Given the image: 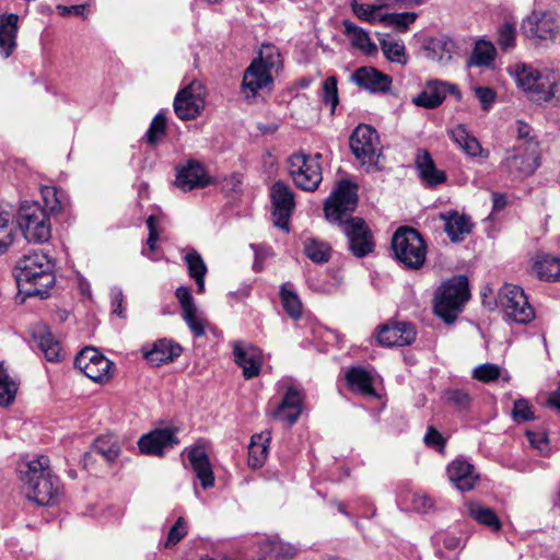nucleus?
I'll return each mask as SVG.
<instances>
[{
    "label": "nucleus",
    "instance_id": "4be33fe9",
    "mask_svg": "<svg viewBox=\"0 0 560 560\" xmlns=\"http://www.w3.org/2000/svg\"><path fill=\"white\" fill-rule=\"evenodd\" d=\"M450 481L462 492L474 489L479 479L475 467L463 458H456L447 466Z\"/></svg>",
    "mask_w": 560,
    "mask_h": 560
},
{
    "label": "nucleus",
    "instance_id": "13d9d810",
    "mask_svg": "<svg viewBox=\"0 0 560 560\" xmlns=\"http://www.w3.org/2000/svg\"><path fill=\"white\" fill-rule=\"evenodd\" d=\"M187 534V524L184 517H178L175 524L171 527L167 539L165 541V548H172L178 544Z\"/></svg>",
    "mask_w": 560,
    "mask_h": 560
},
{
    "label": "nucleus",
    "instance_id": "6e6552de",
    "mask_svg": "<svg viewBox=\"0 0 560 560\" xmlns=\"http://www.w3.org/2000/svg\"><path fill=\"white\" fill-rule=\"evenodd\" d=\"M487 303L491 310L501 306L506 316L518 324H527L534 318V310L523 288L513 282H504L499 289L497 299Z\"/></svg>",
    "mask_w": 560,
    "mask_h": 560
},
{
    "label": "nucleus",
    "instance_id": "6e6d98bb",
    "mask_svg": "<svg viewBox=\"0 0 560 560\" xmlns=\"http://www.w3.org/2000/svg\"><path fill=\"white\" fill-rule=\"evenodd\" d=\"M512 417L517 423L534 419L533 406L528 400L521 398L514 401Z\"/></svg>",
    "mask_w": 560,
    "mask_h": 560
},
{
    "label": "nucleus",
    "instance_id": "1a4fd4ad",
    "mask_svg": "<svg viewBox=\"0 0 560 560\" xmlns=\"http://www.w3.org/2000/svg\"><path fill=\"white\" fill-rule=\"evenodd\" d=\"M320 158L319 153L312 156L303 152L293 153L289 158V172L299 188L305 191H314L318 188L323 180Z\"/></svg>",
    "mask_w": 560,
    "mask_h": 560
},
{
    "label": "nucleus",
    "instance_id": "0eeeda50",
    "mask_svg": "<svg viewBox=\"0 0 560 560\" xmlns=\"http://www.w3.org/2000/svg\"><path fill=\"white\" fill-rule=\"evenodd\" d=\"M487 303L491 310L501 306L506 316L518 324H527L534 318V310L523 288L513 282H504L499 289L497 299Z\"/></svg>",
    "mask_w": 560,
    "mask_h": 560
},
{
    "label": "nucleus",
    "instance_id": "c756f323",
    "mask_svg": "<svg viewBox=\"0 0 560 560\" xmlns=\"http://www.w3.org/2000/svg\"><path fill=\"white\" fill-rule=\"evenodd\" d=\"M234 360L243 370V376L250 380L260 372V360L256 348L249 347L245 349L240 341L233 346Z\"/></svg>",
    "mask_w": 560,
    "mask_h": 560
},
{
    "label": "nucleus",
    "instance_id": "9b49d317",
    "mask_svg": "<svg viewBox=\"0 0 560 560\" xmlns=\"http://www.w3.org/2000/svg\"><path fill=\"white\" fill-rule=\"evenodd\" d=\"M537 160L538 142L532 141L529 148L517 144L512 150L506 151L501 166L510 176L521 179L535 172L538 166Z\"/></svg>",
    "mask_w": 560,
    "mask_h": 560
},
{
    "label": "nucleus",
    "instance_id": "dca6fc26",
    "mask_svg": "<svg viewBox=\"0 0 560 560\" xmlns=\"http://www.w3.org/2000/svg\"><path fill=\"white\" fill-rule=\"evenodd\" d=\"M417 331L412 324L395 322L380 327L377 342L384 347L409 346L416 340Z\"/></svg>",
    "mask_w": 560,
    "mask_h": 560
},
{
    "label": "nucleus",
    "instance_id": "680f3d73",
    "mask_svg": "<svg viewBox=\"0 0 560 560\" xmlns=\"http://www.w3.org/2000/svg\"><path fill=\"white\" fill-rule=\"evenodd\" d=\"M271 552L279 560H291L296 556L298 548L291 544L282 541H272Z\"/></svg>",
    "mask_w": 560,
    "mask_h": 560
},
{
    "label": "nucleus",
    "instance_id": "7ed1b4c3",
    "mask_svg": "<svg viewBox=\"0 0 560 560\" xmlns=\"http://www.w3.org/2000/svg\"><path fill=\"white\" fill-rule=\"evenodd\" d=\"M516 81L534 102L560 105V78L553 74L542 75L533 67L522 65L516 67Z\"/></svg>",
    "mask_w": 560,
    "mask_h": 560
},
{
    "label": "nucleus",
    "instance_id": "473e14b6",
    "mask_svg": "<svg viewBox=\"0 0 560 560\" xmlns=\"http://www.w3.org/2000/svg\"><path fill=\"white\" fill-rule=\"evenodd\" d=\"M342 25L343 34L349 38L352 46L364 52L366 56H372L377 52L376 45L372 42L365 30L357 26L350 20H343Z\"/></svg>",
    "mask_w": 560,
    "mask_h": 560
},
{
    "label": "nucleus",
    "instance_id": "5fc2aeb1",
    "mask_svg": "<svg viewBox=\"0 0 560 560\" xmlns=\"http://www.w3.org/2000/svg\"><path fill=\"white\" fill-rule=\"evenodd\" d=\"M516 28L513 23L504 22L498 30V45L504 51L515 46Z\"/></svg>",
    "mask_w": 560,
    "mask_h": 560
},
{
    "label": "nucleus",
    "instance_id": "393cba45",
    "mask_svg": "<svg viewBox=\"0 0 560 560\" xmlns=\"http://www.w3.org/2000/svg\"><path fill=\"white\" fill-rule=\"evenodd\" d=\"M272 83L271 71L258 62L252 61L243 75L242 88L245 97H255L259 90Z\"/></svg>",
    "mask_w": 560,
    "mask_h": 560
},
{
    "label": "nucleus",
    "instance_id": "a211bd4d",
    "mask_svg": "<svg viewBox=\"0 0 560 560\" xmlns=\"http://www.w3.org/2000/svg\"><path fill=\"white\" fill-rule=\"evenodd\" d=\"M447 93L454 94L458 100L460 98V92L456 85L439 80L430 81L424 90L412 98V103L419 107L433 109L443 103Z\"/></svg>",
    "mask_w": 560,
    "mask_h": 560
},
{
    "label": "nucleus",
    "instance_id": "09e8293b",
    "mask_svg": "<svg viewBox=\"0 0 560 560\" xmlns=\"http://www.w3.org/2000/svg\"><path fill=\"white\" fill-rule=\"evenodd\" d=\"M443 400L457 410H467L471 402L469 393L463 388H450L444 390Z\"/></svg>",
    "mask_w": 560,
    "mask_h": 560
},
{
    "label": "nucleus",
    "instance_id": "8fccbe9b",
    "mask_svg": "<svg viewBox=\"0 0 560 560\" xmlns=\"http://www.w3.org/2000/svg\"><path fill=\"white\" fill-rule=\"evenodd\" d=\"M18 284V294L15 296L16 303H24L27 298L36 296L40 300H46L50 295V288L47 287L45 289H37L34 287L35 282H16Z\"/></svg>",
    "mask_w": 560,
    "mask_h": 560
},
{
    "label": "nucleus",
    "instance_id": "2f4dec72",
    "mask_svg": "<svg viewBox=\"0 0 560 560\" xmlns=\"http://www.w3.org/2000/svg\"><path fill=\"white\" fill-rule=\"evenodd\" d=\"M347 385L355 393L364 396L375 397L376 390L373 386V377L362 366H350L346 373Z\"/></svg>",
    "mask_w": 560,
    "mask_h": 560
},
{
    "label": "nucleus",
    "instance_id": "ddd939ff",
    "mask_svg": "<svg viewBox=\"0 0 560 560\" xmlns=\"http://www.w3.org/2000/svg\"><path fill=\"white\" fill-rule=\"evenodd\" d=\"M270 198L273 225L289 233V222L295 207L292 189L285 183L278 180L270 188Z\"/></svg>",
    "mask_w": 560,
    "mask_h": 560
},
{
    "label": "nucleus",
    "instance_id": "c9c22d12",
    "mask_svg": "<svg viewBox=\"0 0 560 560\" xmlns=\"http://www.w3.org/2000/svg\"><path fill=\"white\" fill-rule=\"evenodd\" d=\"M120 454V446L118 441L113 435H103L97 438L92 447L91 452L85 454V460L92 455L102 456L107 463H113Z\"/></svg>",
    "mask_w": 560,
    "mask_h": 560
},
{
    "label": "nucleus",
    "instance_id": "ea45409f",
    "mask_svg": "<svg viewBox=\"0 0 560 560\" xmlns=\"http://www.w3.org/2000/svg\"><path fill=\"white\" fill-rule=\"evenodd\" d=\"M19 383L9 374L4 362H0V406H9L14 401Z\"/></svg>",
    "mask_w": 560,
    "mask_h": 560
},
{
    "label": "nucleus",
    "instance_id": "2eb2a0df",
    "mask_svg": "<svg viewBox=\"0 0 560 560\" xmlns=\"http://www.w3.org/2000/svg\"><path fill=\"white\" fill-rule=\"evenodd\" d=\"M54 262L42 252L24 255L16 262L14 269L15 280H35L52 271Z\"/></svg>",
    "mask_w": 560,
    "mask_h": 560
},
{
    "label": "nucleus",
    "instance_id": "5701e85b",
    "mask_svg": "<svg viewBox=\"0 0 560 560\" xmlns=\"http://www.w3.org/2000/svg\"><path fill=\"white\" fill-rule=\"evenodd\" d=\"M415 164L418 170L419 177L425 187L433 188L446 182V173L436 167L428 150H418Z\"/></svg>",
    "mask_w": 560,
    "mask_h": 560
},
{
    "label": "nucleus",
    "instance_id": "4c0bfd02",
    "mask_svg": "<svg viewBox=\"0 0 560 560\" xmlns=\"http://www.w3.org/2000/svg\"><path fill=\"white\" fill-rule=\"evenodd\" d=\"M468 514L477 523L489 527L493 532L501 529V521L493 509L485 506L478 502L468 504Z\"/></svg>",
    "mask_w": 560,
    "mask_h": 560
},
{
    "label": "nucleus",
    "instance_id": "c03bdc74",
    "mask_svg": "<svg viewBox=\"0 0 560 560\" xmlns=\"http://www.w3.org/2000/svg\"><path fill=\"white\" fill-rule=\"evenodd\" d=\"M14 240V225L9 211L0 207V255L4 254Z\"/></svg>",
    "mask_w": 560,
    "mask_h": 560
},
{
    "label": "nucleus",
    "instance_id": "de8ad7c7",
    "mask_svg": "<svg viewBox=\"0 0 560 560\" xmlns=\"http://www.w3.org/2000/svg\"><path fill=\"white\" fill-rule=\"evenodd\" d=\"M113 363L107 358H101V361L91 363L86 365V368L77 369L92 381L102 382L103 380L108 378Z\"/></svg>",
    "mask_w": 560,
    "mask_h": 560
},
{
    "label": "nucleus",
    "instance_id": "338daca9",
    "mask_svg": "<svg viewBox=\"0 0 560 560\" xmlns=\"http://www.w3.org/2000/svg\"><path fill=\"white\" fill-rule=\"evenodd\" d=\"M196 312L197 311H188L184 314V319L194 332L195 337H201L206 332L205 325L203 322L197 317Z\"/></svg>",
    "mask_w": 560,
    "mask_h": 560
},
{
    "label": "nucleus",
    "instance_id": "a878e982",
    "mask_svg": "<svg viewBox=\"0 0 560 560\" xmlns=\"http://www.w3.org/2000/svg\"><path fill=\"white\" fill-rule=\"evenodd\" d=\"M439 218L444 221V231L452 242H460L471 232L470 217L459 214L456 210L441 212Z\"/></svg>",
    "mask_w": 560,
    "mask_h": 560
},
{
    "label": "nucleus",
    "instance_id": "4d7b16f0",
    "mask_svg": "<svg viewBox=\"0 0 560 560\" xmlns=\"http://www.w3.org/2000/svg\"><path fill=\"white\" fill-rule=\"evenodd\" d=\"M472 376L480 382L489 383L499 378L500 368L492 363L481 364L474 370Z\"/></svg>",
    "mask_w": 560,
    "mask_h": 560
},
{
    "label": "nucleus",
    "instance_id": "b1692460",
    "mask_svg": "<svg viewBox=\"0 0 560 560\" xmlns=\"http://www.w3.org/2000/svg\"><path fill=\"white\" fill-rule=\"evenodd\" d=\"M424 57L442 66L447 65L456 51L455 42L446 35L429 37L423 43Z\"/></svg>",
    "mask_w": 560,
    "mask_h": 560
},
{
    "label": "nucleus",
    "instance_id": "603ef678",
    "mask_svg": "<svg viewBox=\"0 0 560 560\" xmlns=\"http://www.w3.org/2000/svg\"><path fill=\"white\" fill-rule=\"evenodd\" d=\"M322 102L330 106V113L334 114L339 103L337 79L331 75L325 79L322 85Z\"/></svg>",
    "mask_w": 560,
    "mask_h": 560
},
{
    "label": "nucleus",
    "instance_id": "052dcab7",
    "mask_svg": "<svg viewBox=\"0 0 560 560\" xmlns=\"http://www.w3.org/2000/svg\"><path fill=\"white\" fill-rule=\"evenodd\" d=\"M351 9L360 20L374 22L376 21L375 12L382 8L378 4H361L354 0L351 2Z\"/></svg>",
    "mask_w": 560,
    "mask_h": 560
},
{
    "label": "nucleus",
    "instance_id": "bf43d9fd",
    "mask_svg": "<svg viewBox=\"0 0 560 560\" xmlns=\"http://www.w3.org/2000/svg\"><path fill=\"white\" fill-rule=\"evenodd\" d=\"M101 358H105L97 349L93 347H85L74 358L75 368H86V365L101 361Z\"/></svg>",
    "mask_w": 560,
    "mask_h": 560
},
{
    "label": "nucleus",
    "instance_id": "4468645a",
    "mask_svg": "<svg viewBox=\"0 0 560 560\" xmlns=\"http://www.w3.org/2000/svg\"><path fill=\"white\" fill-rule=\"evenodd\" d=\"M522 27L526 37L538 40H553L559 33L557 19L549 11H533Z\"/></svg>",
    "mask_w": 560,
    "mask_h": 560
},
{
    "label": "nucleus",
    "instance_id": "9d476101",
    "mask_svg": "<svg viewBox=\"0 0 560 560\" xmlns=\"http://www.w3.org/2000/svg\"><path fill=\"white\" fill-rule=\"evenodd\" d=\"M378 145V135L369 125H359L350 137L351 151L368 172L378 170L377 162L381 155Z\"/></svg>",
    "mask_w": 560,
    "mask_h": 560
},
{
    "label": "nucleus",
    "instance_id": "7c9ffc66",
    "mask_svg": "<svg viewBox=\"0 0 560 560\" xmlns=\"http://www.w3.org/2000/svg\"><path fill=\"white\" fill-rule=\"evenodd\" d=\"M19 15L9 13L0 18V49L4 58H9L16 47Z\"/></svg>",
    "mask_w": 560,
    "mask_h": 560
},
{
    "label": "nucleus",
    "instance_id": "39448f33",
    "mask_svg": "<svg viewBox=\"0 0 560 560\" xmlns=\"http://www.w3.org/2000/svg\"><path fill=\"white\" fill-rule=\"evenodd\" d=\"M469 282H442L436 289L433 311L445 324H453L470 298Z\"/></svg>",
    "mask_w": 560,
    "mask_h": 560
},
{
    "label": "nucleus",
    "instance_id": "aec40b11",
    "mask_svg": "<svg viewBox=\"0 0 560 560\" xmlns=\"http://www.w3.org/2000/svg\"><path fill=\"white\" fill-rule=\"evenodd\" d=\"M351 81L371 93H385L393 83L392 77L373 67H360L351 75Z\"/></svg>",
    "mask_w": 560,
    "mask_h": 560
},
{
    "label": "nucleus",
    "instance_id": "864d4df0",
    "mask_svg": "<svg viewBox=\"0 0 560 560\" xmlns=\"http://www.w3.org/2000/svg\"><path fill=\"white\" fill-rule=\"evenodd\" d=\"M166 122L167 119L164 114L159 113L154 116L145 133L147 141L149 144L155 145L159 142V140L165 135Z\"/></svg>",
    "mask_w": 560,
    "mask_h": 560
},
{
    "label": "nucleus",
    "instance_id": "49530a36",
    "mask_svg": "<svg viewBox=\"0 0 560 560\" xmlns=\"http://www.w3.org/2000/svg\"><path fill=\"white\" fill-rule=\"evenodd\" d=\"M184 260L190 278L194 280H203L207 272V266L201 255L196 249H190L184 256Z\"/></svg>",
    "mask_w": 560,
    "mask_h": 560
},
{
    "label": "nucleus",
    "instance_id": "a19ab883",
    "mask_svg": "<svg viewBox=\"0 0 560 560\" xmlns=\"http://www.w3.org/2000/svg\"><path fill=\"white\" fill-rule=\"evenodd\" d=\"M304 253L312 261L323 264L329 260L331 247L324 241L307 238L304 243Z\"/></svg>",
    "mask_w": 560,
    "mask_h": 560
},
{
    "label": "nucleus",
    "instance_id": "cd10ccee",
    "mask_svg": "<svg viewBox=\"0 0 560 560\" xmlns=\"http://www.w3.org/2000/svg\"><path fill=\"white\" fill-rule=\"evenodd\" d=\"M188 459L202 488L207 489L213 487L214 475L205 447L199 445L192 447L188 452Z\"/></svg>",
    "mask_w": 560,
    "mask_h": 560
},
{
    "label": "nucleus",
    "instance_id": "f704fd0d",
    "mask_svg": "<svg viewBox=\"0 0 560 560\" xmlns=\"http://www.w3.org/2000/svg\"><path fill=\"white\" fill-rule=\"evenodd\" d=\"M451 137L468 155L481 156L483 159L489 156V152L481 148L479 141L475 137L470 136L464 126L458 125L455 127L451 131Z\"/></svg>",
    "mask_w": 560,
    "mask_h": 560
},
{
    "label": "nucleus",
    "instance_id": "bb28decb",
    "mask_svg": "<svg viewBox=\"0 0 560 560\" xmlns=\"http://www.w3.org/2000/svg\"><path fill=\"white\" fill-rule=\"evenodd\" d=\"M302 392L294 387H289L273 416L291 427L298 421L302 412Z\"/></svg>",
    "mask_w": 560,
    "mask_h": 560
},
{
    "label": "nucleus",
    "instance_id": "79ce46f5",
    "mask_svg": "<svg viewBox=\"0 0 560 560\" xmlns=\"http://www.w3.org/2000/svg\"><path fill=\"white\" fill-rule=\"evenodd\" d=\"M280 299L285 313L293 319L302 317V303L295 291L289 289L285 284L280 288Z\"/></svg>",
    "mask_w": 560,
    "mask_h": 560
},
{
    "label": "nucleus",
    "instance_id": "c85d7f7f",
    "mask_svg": "<svg viewBox=\"0 0 560 560\" xmlns=\"http://www.w3.org/2000/svg\"><path fill=\"white\" fill-rule=\"evenodd\" d=\"M33 338L37 341V346L44 353L46 360L50 362H59L62 360L63 353L61 345L48 326L44 324L37 325L33 331Z\"/></svg>",
    "mask_w": 560,
    "mask_h": 560
},
{
    "label": "nucleus",
    "instance_id": "0e129e2a",
    "mask_svg": "<svg viewBox=\"0 0 560 560\" xmlns=\"http://www.w3.org/2000/svg\"><path fill=\"white\" fill-rule=\"evenodd\" d=\"M423 442L427 446L434 447L441 452L444 450L446 444V440L434 427L428 428V431L423 438Z\"/></svg>",
    "mask_w": 560,
    "mask_h": 560
},
{
    "label": "nucleus",
    "instance_id": "f3484780",
    "mask_svg": "<svg viewBox=\"0 0 560 560\" xmlns=\"http://www.w3.org/2000/svg\"><path fill=\"white\" fill-rule=\"evenodd\" d=\"M176 430L173 428L155 429L140 438L138 442L141 453L162 456L166 448L178 444Z\"/></svg>",
    "mask_w": 560,
    "mask_h": 560
},
{
    "label": "nucleus",
    "instance_id": "774afa93",
    "mask_svg": "<svg viewBox=\"0 0 560 560\" xmlns=\"http://www.w3.org/2000/svg\"><path fill=\"white\" fill-rule=\"evenodd\" d=\"M176 298L184 311V314L188 311H197L194 300L190 293V290L186 287H179L176 290Z\"/></svg>",
    "mask_w": 560,
    "mask_h": 560
},
{
    "label": "nucleus",
    "instance_id": "20e7f679",
    "mask_svg": "<svg viewBox=\"0 0 560 560\" xmlns=\"http://www.w3.org/2000/svg\"><path fill=\"white\" fill-rule=\"evenodd\" d=\"M392 248L396 259L408 269H420L427 256V244L413 228L401 226L392 237Z\"/></svg>",
    "mask_w": 560,
    "mask_h": 560
},
{
    "label": "nucleus",
    "instance_id": "6ab92c4d",
    "mask_svg": "<svg viewBox=\"0 0 560 560\" xmlns=\"http://www.w3.org/2000/svg\"><path fill=\"white\" fill-rule=\"evenodd\" d=\"M182 347L171 339H159L151 345L142 347L144 359L152 366H160L173 362L182 353Z\"/></svg>",
    "mask_w": 560,
    "mask_h": 560
},
{
    "label": "nucleus",
    "instance_id": "e433bc0d",
    "mask_svg": "<svg viewBox=\"0 0 560 560\" xmlns=\"http://www.w3.org/2000/svg\"><path fill=\"white\" fill-rule=\"evenodd\" d=\"M533 269L540 280H560V257L537 255Z\"/></svg>",
    "mask_w": 560,
    "mask_h": 560
},
{
    "label": "nucleus",
    "instance_id": "f8f14e48",
    "mask_svg": "<svg viewBox=\"0 0 560 560\" xmlns=\"http://www.w3.org/2000/svg\"><path fill=\"white\" fill-rule=\"evenodd\" d=\"M205 86L199 81H191L179 90L174 98V112L182 120L197 118L205 107Z\"/></svg>",
    "mask_w": 560,
    "mask_h": 560
},
{
    "label": "nucleus",
    "instance_id": "3c124183",
    "mask_svg": "<svg viewBox=\"0 0 560 560\" xmlns=\"http://www.w3.org/2000/svg\"><path fill=\"white\" fill-rule=\"evenodd\" d=\"M495 58V48L490 42L479 40L476 43L472 59L477 66H490Z\"/></svg>",
    "mask_w": 560,
    "mask_h": 560
},
{
    "label": "nucleus",
    "instance_id": "69168bd1",
    "mask_svg": "<svg viewBox=\"0 0 560 560\" xmlns=\"http://www.w3.org/2000/svg\"><path fill=\"white\" fill-rule=\"evenodd\" d=\"M475 95L480 102L483 110H488L495 101V92L487 86L476 88Z\"/></svg>",
    "mask_w": 560,
    "mask_h": 560
},
{
    "label": "nucleus",
    "instance_id": "f257e3e1",
    "mask_svg": "<svg viewBox=\"0 0 560 560\" xmlns=\"http://www.w3.org/2000/svg\"><path fill=\"white\" fill-rule=\"evenodd\" d=\"M358 207V185L348 178L338 180L325 201L326 219L341 228L348 240V249L357 258H362L375 249V241L368 223L352 212Z\"/></svg>",
    "mask_w": 560,
    "mask_h": 560
},
{
    "label": "nucleus",
    "instance_id": "423d86ee",
    "mask_svg": "<svg viewBox=\"0 0 560 560\" xmlns=\"http://www.w3.org/2000/svg\"><path fill=\"white\" fill-rule=\"evenodd\" d=\"M16 220L28 242L42 244L51 237L49 214L40 203L24 201L20 206Z\"/></svg>",
    "mask_w": 560,
    "mask_h": 560
},
{
    "label": "nucleus",
    "instance_id": "a18cd8bd",
    "mask_svg": "<svg viewBox=\"0 0 560 560\" xmlns=\"http://www.w3.org/2000/svg\"><path fill=\"white\" fill-rule=\"evenodd\" d=\"M253 61L264 66V68L271 71L273 68H279L281 65V55L279 49L271 44H262L258 57Z\"/></svg>",
    "mask_w": 560,
    "mask_h": 560
},
{
    "label": "nucleus",
    "instance_id": "f03ea898",
    "mask_svg": "<svg viewBox=\"0 0 560 560\" xmlns=\"http://www.w3.org/2000/svg\"><path fill=\"white\" fill-rule=\"evenodd\" d=\"M49 464V458L42 455L19 468L26 497L43 506L55 504L60 494L59 478L51 472Z\"/></svg>",
    "mask_w": 560,
    "mask_h": 560
},
{
    "label": "nucleus",
    "instance_id": "72a5a7b5",
    "mask_svg": "<svg viewBox=\"0 0 560 560\" xmlns=\"http://www.w3.org/2000/svg\"><path fill=\"white\" fill-rule=\"evenodd\" d=\"M270 440L271 433L269 431H264L252 436L248 445V465L252 468H260L264 465L267 458Z\"/></svg>",
    "mask_w": 560,
    "mask_h": 560
},
{
    "label": "nucleus",
    "instance_id": "37998d69",
    "mask_svg": "<svg viewBox=\"0 0 560 560\" xmlns=\"http://www.w3.org/2000/svg\"><path fill=\"white\" fill-rule=\"evenodd\" d=\"M418 14L416 12L387 13L380 18V21L388 27H393L398 32H406L416 21Z\"/></svg>",
    "mask_w": 560,
    "mask_h": 560
},
{
    "label": "nucleus",
    "instance_id": "412c9836",
    "mask_svg": "<svg viewBox=\"0 0 560 560\" xmlns=\"http://www.w3.org/2000/svg\"><path fill=\"white\" fill-rule=\"evenodd\" d=\"M210 184L203 166L197 161H188L176 168L175 185L184 191L202 188Z\"/></svg>",
    "mask_w": 560,
    "mask_h": 560
},
{
    "label": "nucleus",
    "instance_id": "e2e57ef3",
    "mask_svg": "<svg viewBox=\"0 0 560 560\" xmlns=\"http://www.w3.org/2000/svg\"><path fill=\"white\" fill-rule=\"evenodd\" d=\"M58 191L55 187H44L42 188V196L44 200L45 210H49V212L54 213L61 209V201L57 196Z\"/></svg>",
    "mask_w": 560,
    "mask_h": 560
},
{
    "label": "nucleus",
    "instance_id": "58836bf2",
    "mask_svg": "<svg viewBox=\"0 0 560 560\" xmlns=\"http://www.w3.org/2000/svg\"><path fill=\"white\" fill-rule=\"evenodd\" d=\"M381 49L385 58L395 63L406 65L407 54L406 47L401 40H393L386 34H377Z\"/></svg>",
    "mask_w": 560,
    "mask_h": 560
}]
</instances>
